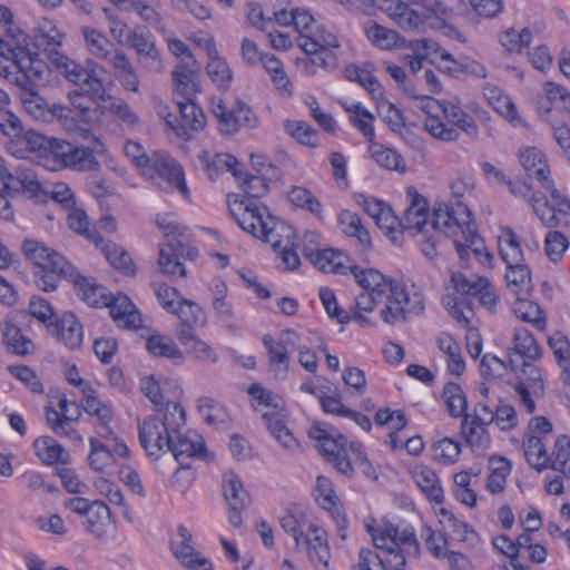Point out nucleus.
Masks as SVG:
<instances>
[{"label": "nucleus", "mask_w": 570, "mask_h": 570, "mask_svg": "<svg viewBox=\"0 0 570 570\" xmlns=\"http://www.w3.org/2000/svg\"><path fill=\"white\" fill-rule=\"evenodd\" d=\"M406 194L410 205L402 219L395 216L389 205L375 218L376 225L394 244H401L403 233H406L415 238L426 258L434 259L441 242L440 226H444L445 230L452 235L464 228V234L472 237L469 229L470 209L462 202L456 200L451 206L435 207L430 219L425 198L414 187H409Z\"/></svg>", "instance_id": "nucleus-1"}, {"label": "nucleus", "mask_w": 570, "mask_h": 570, "mask_svg": "<svg viewBox=\"0 0 570 570\" xmlns=\"http://www.w3.org/2000/svg\"><path fill=\"white\" fill-rule=\"evenodd\" d=\"M185 422L184 409L176 402H166L164 410H157L156 415L148 416L139 423L141 446L155 459L170 452L179 464L193 459H207L203 436L195 431L181 432Z\"/></svg>", "instance_id": "nucleus-2"}, {"label": "nucleus", "mask_w": 570, "mask_h": 570, "mask_svg": "<svg viewBox=\"0 0 570 570\" xmlns=\"http://www.w3.org/2000/svg\"><path fill=\"white\" fill-rule=\"evenodd\" d=\"M552 432L553 425L546 416H534L529 421L523 442L527 462L538 472L551 469L570 480V439L559 435L549 454L547 443Z\"/></svg>", "instance_id": "nucleus-3"}, {"label": "nucleus", "mask_w": 570, "mask_h": 570, "mask_svg": "<svg viewBox=\"0 0 570 570\" xmlns=\"http://www.w3.org/2000/svg\"><path fill=\"white\" fill-rule=\"evenodd\" d=\"M415 106L426 114L425 130L435 139L452 142L456 141L460 128L470 138L478 139L479 127L473 118L460 106L459 101L438 100L428 96L417 98Z\"/></svg>", "instance_id": "nucleus-4"}, {"label": "nucleus", "mask_w": 570, "mask_h": 570, "mask_svg": "<svg viewBox=\"0 0 570 570\" xmlns=\"http://www.w3.org/2000/svg\"><path fill=\"white\" fill-rule=\"evenodd\" d=\"M228 207L239 227L255 238L274 244L277 242L274 238L278 236L287 240L291 226L273 217L265 206L236 196L228 200Z\"/></svg>", "instance_id": "nucleus-5"}, {"label": "nucleus", "mask_w": 570, "mask_h": 570, "mask_svg": "<svg viewBox=\"0 0 570 570\" xmlns=\"http://www.w3.org/2000/svg\"><path fill=\"white\" fill-rule=\"evenodd\" d=\"M308 436L316 442L318 451L343 474H352L356 468L366 464V455L362 445L356 442L347 444L344 435L334 429L314 424Z\"/></svg>", "instance_id": "nucleus-6"}, {"label": "nucleus", "mask_w": 570, "mask_h": 570, "mask_svg": "<svg viewBox=\"0 0 570 570\" xmlns=\"http://www.w3.org/2000/svg\"><path fill=\"white\" fill-rule=\"evenodd\" d=\"M368 532L374 546L387 553L385 570H404L406 558L420 554L419 542L410 529L399 530L391 525L380 531L368 527Z\"/></svg>", "instance_id": "nucleus-7"}, {"label": "nucleus", "mask_w": 570, "mask_h": 570, "mask_svg": "<svg viewBox=\"0 0 570 570\" xmlns=\"http://www.w3.org/2000/svg\"><path fill=\"white\" fill-rule=\"evenodd\" d=\"M263 345L266 348L268 371L275 380L283 381L289 371V350L302 347L301 334L293 330H283L276 337L264 335Z\"/></svg>", "instance_id": "nucleus-8"}, {"label": "nucleus", "mask_w": 570, "mask_h": 570, "mask_svg": "<svg viewBox=\"0 0 570 570\" xmlns=\"http://www.w3.org/2000/svg\"><path fill=\"white\" fill-rule=\"evenodd\" d=\"M52 67L68 81L83 87V92L90 99L101 102L109 95L106 92L102 79L94 69H86L67 55L53 53Z\"/></svg>", "instance_id": "nucleus-9"}, {"label": "nucleus", "mask_w": 570, "mask_h": 570, "mask_svg": "<svg viewBox=\"0 0 570 570\" xmlns=\"http://www.w3.org/2000/svg\"><path fill=\"white\" fill-rule=\"evenodd\" d=\"M383 298L385 307L381 311V317L391 325L405 321L407 313H420L424 309L422 295L411 293L402 282H395Z\"/></svg>", "instance_id": "nucleus-10"}, {"label": "nucleus", "mask_w": 570, "mask_h": 570, "mask_svg": "<svg viewBox=\"0 0 570 570\" xmlns=\"http://www.w3.org/2000/svg\"><path fill=\"white\" fill-rule=\"evenodd\" d=\"M384 1L386 6L382 9L404 31L422 33L435 24V13L428 8H413L400 0Z\"/></svg>", "instance_id": "nucleus-11"}, {"label": "nucleus", "mask_w": 570, "mask_h": 570, "mask_svg": "<svg viewBox=\"0 0 570 570\" xmlns=\"http://www.w3.org/2000/svg\"><path fill=\"white\" fill-rule=\"evenodd\" d=\"M150 179L166 193L178 191L184 198H189V189L185 181L183 168L166 151L157 150L153 153V165Z\"/></svg>", "instance_id": "nucleus-12"}, {"label": "nucleus", "mask_w": 570, "mask_h": 570, "mask_svg": "<svg viewBox=\"0 0 570 570\" xmlns=\"http://www.w3.org/2000/svg\"><path fill=\"white\" fill-rule=\"evenodd\" d=\"M50 170L72 168L76 170L95 171L99 169V161L89 148L76 147L65 140L56 144V155L52 164H43Z\"/></svg>", "instance_id": "nucleus-13"}, {"label": "nucleus", "mask_w": 570, "mask_h": 570, "mask_svg": "<svg viewBox=\"0 0 570 570\" xmlns=\"http://www.w3.org/2000/svg\"><path fill=\"white\" fill-rule=\"evenodd\" d=\"M340 41L331 31L315 30L309 40H304L301 49L324 70L333 71L337 68V57L331 49H338Z\"/></svg>", "instance_id": "nucleus-14"}, {"label": "nucleus", "mask_w": 570, "mask_h": 570, "mask_svg": "<svg viewBox=\"0 0 570 570\" xmlns=\"http://www.w3.org/2000/svg\"><path fill=\"white\" fill-rule=\"evenodd\" d=\"M550 190V200L543 199L534 204V215L546 227L570 226V200L563 197L553 185Z\"/></svg>", "instance_id": "nucleus-15"}, {"label": "nucleus", "mask_w": 570, "mask_h": 570, "mask_svg": "<svg viewBox=\"0 0 570 570\" xmlns=\"http://www.w3.org/2000/svg\"><path fill=\"white\" fill-rule=\"evenodd\" d=\"M125 46L136 51L138 59L149 71L160 72L163 70L160 51L151 35L141 31L139 27H135L128 32Z\"/></svg>", "instance_id": "nucleus-16"}, {"label": "nucleus", "mask_w": 570, "mask_h": 570, "mask_svg": "<svg viewBox=\"0 0 570 570\" xmlns=\"http://www.w3.org/2000/svg\"><path fill=\"white\" fill-rule=\"evenodd\" d=\"M32 38L36 47L46 52L51 66L53 53L65 55L60 48L65 42L66 33L53 20L49 18L39 19L32 29Z\"/></svg>", "instance_id": "nucleus-17"}, {"label": "nucleus", "mask_w": 570, "mask_h": 570, "mask_svg": "<svg viewBox=\"0 0 570 570\" xmlns=\"http://www.w3.org/2000/svg\"><path fill=\"white\" fill-rule=\"evenodd\" d=\"M469 229L472 234L471 236L473 237H469V235L464 234V228L452 235L445 230L444 226H440L439 232L441 234V237L444 235L453 238V246L455 247L456 253L462 261H468L470 252H472L482 263H490L492 261V255L488 252H484L483 244L476 233L475 224L471 212Z\"/></svg>", "instance_id": "nucleus-18"}, {"label": "nucleus", "mask_w": 570, "mask_h": 570, "mask_svg": "<svg viewBox=\"0 0 570 570\" xmlns=\"http://www.w3.org/2000/svg\"><path fill=\"white\" fill-rule=\"evenodd\" d=\"M171 314L180 321L175 332L177 338H191L197 327H204L207 324L206 312L191 299H179L177 308Z\"/></svg>", "instance_id": "nucleus-19"}, {"label": "nucleus", "mask_w": 570, "mask_h": 570, "mask_svg": "<svg viewBox=\"0 0 570 570\" xmlns=\"http://www.w3.org/2000/svg\"><path fill=\"white\" fill-rule=\"evenodd\" d=\"M177 107L180 112V120L177 118V122L174 126V132L188 140L193 137L195 131H199L206 126V117L199 106H197L193 99L178 100Z\"/></svg>", "instance_id": "nucleus-20"}, {"label": "nucleus", "mask_w": 570, "mask_h": 570, "mask_svg": "<svg viewBox=\"0 0 570 570\" xmlns=\"http://www.w3.org/2000/svg\"><path fill=\"white\" fill-rule=\"evenodd\" d=\"M535 106L539 116L547 119L552 109H570V91L553 81H546L542 85V92L535 97Z\"/></svg>", "instance_id": "nucleus-21"}, {"label": "nucleus", "mask_w": 570, "mask_h": 570, "mask_svg": "<svg viewBox=\"0 0 570 570\" xmlns=\"http://www.w3.org/2000/svg\"><path fill=\"white\" fill-rule=\"evenodd\" d=\"M306 258L321 272L345 275L350 272L352 263L347 255L332 248L307 249Z\"/></svg>", "instance_id": "nucleus-22"}, {"label": "nucleus", "mask_w": 570, "mask_h": 570, "mask_svg": "<svg viewBox=\"0 0 570 570\" xmlns=\"http://www.w3.org/2000/svg\"><path fill=\"white\" fill-rule=\"evenodd\" d=\"M22 252L27 259L32 263L33 271L60 267L61 265L67 266V259L61 254L36 239L23 240Z\"/></svg>", "instance_id": "nucleus-23"}, {"label": "nucleus", "mask_w": 570, "mask_h": 570, "mask_svg": "<svg viewBox=\"0 0 570 570\" xmlns=\"http://www.w3.org/2000/svg\"><path fill=\"white\" fill-rule=\"evenodd\" d=\"M509 351V365L512 371H517L518 368L513 355L520 356L523 361H537L542 356V350L537 340L524 327H517L514 330L512 347Z\"/></svg>", "instance_id": "nucleus-24"}, {"label": "nucleus", "mask_w": 570, "mask_h": 570, "mask_svg": "<svg viewBox=\"0 0 570 570\" xmlns=\"http://www.w3.org/2000/svg\"><path fill=\"white\" fill-rule=\"evenodd\" d=\"M177 534L180 539L173 547L174 554L184 567L190 570H212V563L191 546V533L185 525H179Z\"/></svg>", "instance_id": "nucleus-25"}, {"label": "nucleus", "mask_w": 570, "mask_h": 570, "mask_svg": "<svg viewBox=\"0 0 570 570\" xmlns=\"http://www.w3.org/2000/svg\"><path fill=\"white\" fill-rule=\"evenodd\" d=\"M411 476L425 498L435 504L444 500L441 481L433 469L424 464H416L410 470Z\"/></svg>", "instance_id": "nucleus-26"}, {"label": "nucleus", "mask_w": 570, "mask_h": 570, "mask_svg": "<svg viewBox=\"0 0 570 570\" xmlns=\"http://www.w3.org/2000/svg\"><path fill=\"white\" fill-rule=\"evenodd\" d=\"M286 416L287 413L284 406L278 410H266L263 413V419L271 434L284 449L289 452H295L299 449V443L286 426Z\"/></svg>", "instance_id": "nucleus-27"}, {"label": "nucleus", "mask_w": 570, "mask_h": 570, "mask_svg": "<svg viewBox=\"0 0 570 570\" xmlns=\"http://www.w3.org/2000/svg\"><path fill=\"white\" fill-rule=\"evenodd\" d=\"M112 320L119 327L127 330H138L142 326V317L128 296H111V303L108 305Z\"/></svg>", "instance_id": "nucleus-28"}, {"label": "nucleus", "mask_w": 570, "mask_h": 570, "mask_svg": "<svg viewBox=\"0 0 570 570\" xmlns=\"http://www.w3.org/2000/svg\"><path fill=\"white\" fill-rule=\"evenodd\" d=\"M317 491L320 492L318 501L322 507L331 512V517L336 524L340 538L344 541L347 538V520L340 507L335 503V492L330 479L325 476L317 478Z\"/></svg>", "instance_id": "nucleus-29"}, {"label": "nucleus", "mask_w": 570, "mask_h": 570, "mask_svg": "<svg viewBox=\"0 0 570 570\" xmlns=\"http://www.w3.org/2000/svg\"><path fill=\"white\" fill-rule=\"evenodd\" d=\"M519 160L528 176L535 178L544 188H551L550 169L541 150L534 147H524L519 151Z\"/></svg>", "instance_id": "nucleus-30"}, {"label": "nucleus", "mask_w": 570, "mask_h": 570, "mask_svg": "<svg viewBox=\"0 0 570 570\" xmlns=\"http://www.w3.org/2000/svg\"><path fill=\"white\" fill-rule=\"evenodd\" d=\"M48 330L70 350H77L82 344V325L71 312L65 313L58 323L49 324Z\"/></svg>", "instance_id": "nucleus-31"}, {"label": "nucleus", "mask_w": 570, "mask_h": 570, "mask_svg": "<svg viewBox=\"0 0 570 570\" xmlns=\"http://www.w3.org/2000/svg\"><path fill=\"white\" fill-rule=\"evenodd\" d=\"M80 298L92 307H108L111 303V294L107 288L98 285L94 279L82 276L78 271L72 281Z\"/></svg>", "instance_id": "nucleus-32"}, {"label": "nucleus", "mask_w": 570, "mask_h": 570, "mask_svg": "<svg viewBox=\"0 0 570 570\" xmlns=\"http://www.w3.org/2000/svg\"><path fill=\"white\" fill-rule=\"evenodd\" d=\"M367 40L382 50L405 48L406 39L397 31L389 29L375 21H367L363 26Z\"/></svg>", "instance_id": "nucleus-33"}, {"label": "nucleus", "mask_w": 570, "mask_h": 570, "mask_svg": "<svg viewBox=\"0 0 570 570\" xmlns=\"http://www.w3.org/2000/svg\"><path fill=\"white\" fill-rule=\"evenodd\" d=\"M307 546V553L313 563H320L327 569L331 559L327 533L317 525H309L302 538Z\"/></svg>", "instance_id": "nucleus-34"}, {"label": "nucleus", "mask_w": 570, "mask_h": 570, "mask_svg": "<svg viewBox=\"0 0 570 570\" xmlns=\"http://www.w3.org/2000/svg\"><path fill=\"white\" fill-rule=\"evenodd\" d=\"M77 268L67 261V266L52 268H40L33 271V278L37 287L42 292H53L58 288L61 277L72 283L76 277Z\"/></svg>", "instance_id": "nucleus-35"}, {"label": "nucleus", "mask_w": 570, "mask_h": 570, "mask_svg": "<svg viewBox=\"0 0 570 570\" xmlns=\"http://www.w3.org/2000/svg\"><path fill=\"white\" fill-rule=\"evenodd\" d=\"M111 68L119 83L128 91L138 92L140 80L139 76L122 50H117L111 57Z\"/></svg>", "instance_id": "nucleus-36"}, {"label": "nucleus", "mask_w": 570, "mask_h": 570, "mask_svg": "<svg viewBox=\"0 0 570 570\" xmlns=\"http://www.w3.org/2000/svg\"><path fill=\"white\" fill-rule=\"evenodd\" d=\"M37 456L46 465L68 464L70 454L51 436H40L33 442Z\"/></svg>", "instance_id": "nucleus-37"}, {"label": "nucleus", "mask_w": 570, "mask_h": 570, "mask_svg": "<svg viewBox=\"0 0 570 570\" xmlns=\"http://www.w3.org/2000/svg\"><path fill=\"white\" fill-rule=\"evenodd\" d=\"M97 111L100 116L106 114L115 116L118 120L129 127L136 126L139 121L138 114L127 101L111 95L104 98L101 102H97Z\"/></svg>", "instance_id": "nucleus-38"}, {"label": "nucleus", "mask_w": 570, "mask_h": 570, "mask_svg": "<svg viewBox=\"0 0 570 570\" xmlns=\"http://www.w3.org/2000/svg\"><path fill=\"white\" fill-rule=\"evenodd\" d=\"M183 255L184 248L176 246L175 243L159 244L158 266L160 272L167 276H177L185 279L187 272L178 258Z\"/></svg>", "instance_id": "nucleus-39"}, {"label": "nucleus", "mask_w": 570, "mask_h": 570, "mask_svg": "<svg viewBox=\"0 0 570 570\" xmlns=\"http://www.w3.org/2000/svg\"><path fill=\"white\" fill-rule=\"evenodd\" d=\"M198 160L210 179L224 171H230L235 177H238V160L229 154L210 155L207 150H203L198 154Z\"/></svg>", "instance_id": "nucleus-40"}, {"label": "nucleus", "mask_w": 570, "mask_h": 570, "mask_svg": "<svg viewBox=\"0 0 570 570\" xmlns=\"http://www.w3.org/2000/svg\"><path fill=\"white\" fill-rule=\"evenodd\" d=\"M223 492L230 509L245 510L250 504V495L240 478L233 471L224 473Z\"/></svg>", "instance_id": "nucleus-41"}, {"label": "nucleus", "mask_w": 570, "mask_h": 570, "mask_svg": "<svg viewBox=\"0 0 570 570\" xmlns=\"http://www.w3.org/2000/svg\"><path fill=\"white\" fill-rule=\"evenodd\" d=\"M13 58L14 67L18 68V70L12 72L11 79L8 81L17 86L20 89V94L35 90L36 83L32 77H38L39 71L32 67V53L22 56L14 53Z\"/></svg>", "instance_id": "nucleus-42"}, {"label": "nucleus", "mask_w": 570, "mask_h": 570, "mask_svg": "<svg viewBox=\"0 0 570 570\" xmlns=\"http://www.w3.org/2000/svg\"><path fill=\"white\" fill-rule=\"evenodd\" d=\"M487 425L476 422L469 414H465L461 423V432L471 449L481 454L484 453L491 444L490 434Z\"/></svg>", "instance_id": "nucleus-43"}, {"label": "nucleus", "mask_w": 570, "mask_h": 570, "mask_svg": "<svg viewBox=\"0 0 570 570\" xmlns=\"http://www.w3.org/2000/svg\"><path fill=\"white\" fill-rule=\"evenodd\" d=\"M350 273L353 274L357 284L363 288V292L386 294L395 282H397L396 279L386 281L385 277L376 269H361L353 264Z\"/></svg>", "instance_id": "nucleus-44"}, {"label": "nucleus", "mask_w": 570, "mask_h": 570, "mask_svg": "<svg viewBox=\"0 0 570 570\" xmlns=\"http://www.w3.org/2000/svg\"><path fill=\"white\" fill-rule=\"evenodd\" d=\"M20 140L24 141L29 151L38 153L39 157L46 160L45 164L49 165L52 164L56 155V144H59L60 141V139L46 137L32 129L27 131L22 129V135L20 136L19 141Z\"/></svg>", "instance_id": "nucleus-45"}, {"label": "nucleus", "mask_w": 570, "mask_h": 570, "mask_svg": "<svg viewBox=\"0 0 570 570\" xmlns=\"http://www.w3.org/2000/svg\"><path fill=\"white\" fill-rule=\"evenodd\" d=\"M146 348L151 355L168 358L175 364H181L185 361L184 353L176 342L165 335H150L146 341Z\"/></svg>", "instance_id": "nucleus-46"}, {"label": "nucleus", "mask_w": 570, "mask_h": 570, "mask_svg": "<svg viewBox=\"0 0 570 570\" xmlns=\"http://www.w3.org/2000/svg\"><path fill=\"white\" fill-rule=\"evenodd\" d=\"M3 342L8 350L16 355L26 356L35 352L33 342L21 334L20 328L8 317L4 321V327L2 331Z\"/></svg>", "instance_id": "nucleus-47"}, {"label": "nucleus", "mask_w": 570, "mask_h": 570, "mask_svg": "<svg viewBox=\"0 0 570 570\" xmlns=\"http://www.w3.org/2000/svg\"><path fill=\"white\" fill-rule=\"evenodd\" d=\"M197 409L208 425L216 429H226L229 425V415L223 404L210 396L198 399Z\"/></svg>", "instance_id": "nucleus-48"}, {"label": "nucleus", "mask_w": 570, "mask_h": 570, "mask_svg": "<svg viewBox=\"0 0 570 570\" xmlns=\"http://www.w3.org/2000/svg\"><path fill=\"white\" fill-rule=\"evenodd\" d=\"M83 525L88 532L94 534L97 539L106 537L108 528L110 527V510L101 501H94L92 507L89 509Z\"/></svg>", "instance_id": "nucleus-49"}, {"label": "nucleus", "mask_w": 570, "mask_h": 570, "mask_svg": "<svg viewBox=\"0 0 570 570\" xmlns=\"http://www.w3.org/2000/svg\"><path fill=\"white\" fill-rule=\"evenodd\" d=\"M81 32L90 55L98 59L107 60L110 65L112 55L118 50L117 48H114L110 40L100 31L91 27H83Z\"/></svg>", "instance_id": "nucleus-50"}, {"label": "nucleus", "mask_w": 570, "mask_h": 570, "mask_svg": "<svg viewBox=\"0 0 570 570\" xmlns=\"http://www.w3.org/2000/svg\"><path fill=\"white\" fill-rule=\"evenodd\" d=\"M498 246L507 267L523 265V252L517 234L510 227L502 229L498 238Z\"/></svg>", "instance_id": "nucleus-51"}, {"label": "nucleus", "mask_w": 570, "mask_h": 570, "mask_svg": "<svg viewBox=\"0 0 570 570\" xmlns=\"http://www.w3.org/2000/svg\"><path fill=\"white\" fill-rule=\"evenodd\" d=\"M513 312L522 322L530 324L540 332L546 331L547 317L543 309L537 303L528 301L523 296H517Z\"/></svg>", "instance_id": "nucleus-52"}, {"label": "nucleus", "mask_w": 570, "mask_h": 570, "mask_svg": "<svg viewBox=\"0 0 570 570\" xmlns=\"http://www.w3.org/2000/svg\"><path fill=\"white\" fill-rule=\"evenodd\" d=\"M344 76L347 80L361 85L375 101L382 98V85L370 70L355 63H350L344 68Z\"/></svg>", "instance_id": "nucleus-53"}, {"label": "nucleus", "mask_w": 570, "mask_h": 570, "mask_svg": "<svg viewBox=\"0 0 570 570\" xmlns=\"http://www.w3.org/2000/svg\"><path fill=\"white\" fill-rule=\"evenodd\" d=\"M212 112L218 121V128L223 134L237 132L236 101L228 107L222 97L213 96L210 99Z\"/></svg>", "instance_id": "nucleus-54"}, {"label": "nucleus", "mask_w": 570, "mask_h": 570, "mask_svg": "<svg viewBox=\"0 0 570 570\" xmlns=\"http://www.w3.org/2000/svg\"><path fill=\"white\" fill-rule=\"evenodd\" d=\"M371 158L382 168L404 173L406 169L403 157L389 147L372 140L368 146Z\"/></svg>", "instance_id": "nucleus-55"}, {"label": "nucleus", "mask_w": 570, "mask_h": 570, "mask_svg": "<svg viewBox=\"0 0 570 570\" xmlns=\"http://www.w3.org/2000/svg\"><path fill=\"white\" fill-rule=\"evenodd\" d=\"M341 230L348 237H354L363 248L371 246L367 229L362 224L360 216L350 210H343L338 215Z\"/></svg>", "instance_id": "nucleus-56"}, {"label": "nucleus", "mask_w": 570, "mask_h": 570, "mask_svg": "<svg viewBox=\"0 0 570 570\" xmlns=\"http://www.w3.org/2000/svg\"><path fill=\"white\" fill-rule=\"evenodd\" d=\"M438 346L446 355L448 368L453 375H461L465 370V363L458 342L446 333L438 336Z\"/></svg>", "instance_id": "nucleus-57"}, {"label": "nucleus", "mask_w": 570, "mask_h": 570, "mask_svg": "<svg viewBox=\"0 0 570 570\" xmlns=\"http://www.w3.org/2000/svg\"><path fill=\"white\" fill-rule=\"evenodd\" d=\"M344 109L350 114L351 124L362 132L368 142H372L375 138L374 115L360 102L345 104Z\"/></svg>", "instance_id": "nucleus-58"}, {"label": "nucleus", "mask_w": 570, "mask_h": 570, "mask_svg": "<svg viewBox=\"0 0 570 570\" xmlns=\"http://www.w3.org/2000/svg\"><path fill=\"white\" fill-rule=\"evenodd\" d=\"M197 78V72L187 66H179L171 72L176 92L180 95L184 100L193 99L199 91Z\"/></svg>", "instance_id": "nucleus-59"}, {"label": "nucleus", "mask_w": 570, "mask_h": 570, "mask_svg": "<svg viewBox=\"0 0 570 570\" xmlns=\"http://www.w3.org/2000/svg\"><path fill=\"white\" fill-rule=\"evenodd\" d=\"M206 73L218 89H229L233 80V71L228 62L220 57L218 52L208 58Z\"/></svg>", "instance_id": "nucleus-60"}, {"label": "nucleus", "mask_w": 570, "mask_h": 570, "mask_svg": "<svg viewBox=\"0 0 570 570\" xmlns=\"http://www.w3.org/2000/svg\"><path fill=\"white\" fill-rule=\"evenodd\" d=\"M98 246L101 247L102 254L115 268L121 271L126 275H135L136 268L134 262L124 248L111 242H105L104 239Z\"/></svg>", "instance_id": "nucleus-61"}, {"label": "nucleus", "mask_w": 570, "mask_h": 570, "mask_svg": "<svg viewBox=\"0 0 570 570\" xmlns=\"http://www.w3.org/2000/svg\"><path fill=\"white\" fill-rule=\"evenodd\" d=\"M288 199L295 207L305 209L316 218L323 219V205L306 187H292L288 191Z\"/></svg>", "instance_id": "nucleus-62"}, {"label": "nucleus", "mask_w": 570, "mask_h": 570, "mask_svg": "<svg viewBox=\"0 0 570 570\" xmlns=\"http://www.w3.org/2000/svg\"><path fill=\"white\" fill-rule=\"evenodd\" d=\"M83 399L81 402L82 410L90 416H96L102 428H107V424L112 419V411L109 405L100 401L92 389H82Z\"/></svg>", "instance_id": "nucleus-63"}, {"label": "nucleus", "mask_w": 570, "mask_h": 570, "mask_svg": "<svg viewBox=\"0 0 570 570\" xmlns=\"http://www.w3.org/2000/svg\"><path fill=\"white\" fill-rule=\"evenodd\" d=\"M505 281L515 296H527L531 286V274L527 265L507 267Z\"/></svg>", "instance_id": "nucleus-64"}]
</instances>
